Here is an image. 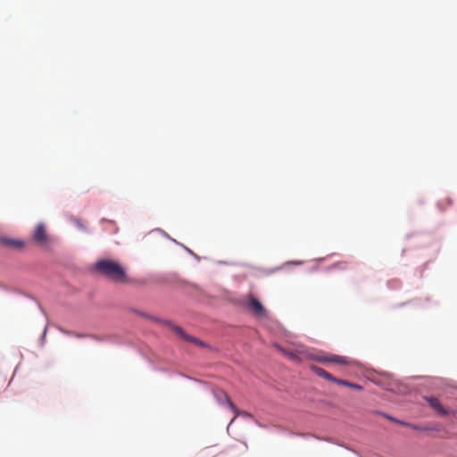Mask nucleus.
I'll return each instance as SVG.
<instances>
[{
	"label": "nucleus",
	"instance_id": "f257e3e1",
	"mask_svg": "<svg viewBox=\"0 0 457 457\" xmlns=\"http://www.w3.org/2000/svg\"><path fill=\"white\" fill-rule=\"evenodd\" d=\"M96 271L101 276L118 284H127L129 279L125 269L117 262L109 259L99 260L95 263Z\"/></svg>",
	"mask_w": 457,
	"mask_h": 457
},
{
	"label": "nucleus",
	"instance_id": "f03ea898",
	"mask_svg": "<svg viewBox=\"0 0 457 457\" xmlns=\"http://www.w3.org/2000/svg\"><path fill=\"white\" fill-rule=\"evenodd\" d=\"M162 322L169 327L176 335H178L181 339L189 342L191 344H194L200 347H206L207 345L200 340L199 338H196L193 336L188 335L181 327L174 325L170 320H162Z\"/></svg>",
	"mask_w": 457,
	"mask_h": 457
},
{
	"label": "nucleus",
	"instance_id": "7ed1b4c3",
	"mask_svg": "<svg viewBox=\"0 0 457 457\" xmlns=\"http://www.w3.org/2000/svg\"><path fill=\"white\" fill-rule=\"evenodd\" d=\"M324 361L341 364L351 370L364 369L360 362L340 355H331L329 357H326L324 358Z\"/></svg>",
	"mask_w": 457,
	"mask_h": 457
},
{
	"label": "nucleus",
	"instance_id": "20e7f679",
	"mask_svg": "<svg viewBox=\"0 0 457 457\" xmlns=\"http://www.w3.org/2000/svg\"><path fill=\"white\" fill-rule=\"evenodd\" d=\"M33 240L40 245H45L48 243L49 236L44 224L39 223L37 225L33 234Z\"/></svg>",
	"mask_w": 457,
	"mask_h": 457
},
{
	"label": "nucleus",
	"instance_id": "39448f33",
	"mask_svg": "<svg viewBox=\"0 0 457 457\" xmlns=\"http://www.w3.org/2000/svg\"><path fill=\"white\" fill-rule=\"evenodd\" d=\"M214 396L220 403H227L228 407L232 410V411L235 413V418L238 416L239 410L236 407V405L232 403L229 396L225 393L224 391L220 389H215L213 391Z\"/></svg>",
	"mask_w": 457,
	"mask_h": 457
},
{
	"label": "nucleus",
	"instance_id": "423d86ee",
	"mask_svg": "<svg viewBox=\"0 0 457 457\" xmlns=\"http://www.w3.org/2000/svg\"><path fill=\"white\" fill-rule=\"evenodd\" d=\"M275 347L288 356L290 360L300 361L302 356L304 355L305 351L302 345H298L295 350L284 349L281 346L275 345Z\"/></svg>",
	"mask_w": 457,
	"mask_h": 457
},
{
	"label": "nucleus",
	"instance_id": "0eeeda50",
	"mask_svg": "<svg viewBox=\"0 0 457 457\" xmlns=\"http://www.w3.org/2000/svg\"><path fill=\"white\" fill-rule=\"evenodd\" d=\"M248 308L257 316H264L265 309L262 304L253 295H249Z\"/></svg>",
	"mask_w": 457,
	"mask_h": 457
},
{
	"label": "nucleus",
	"instance_id": "6e6552de",
	"mask_svg": "<svg viewBox=\"0 0 457 457\" xmlns=\"http://www.w3.org/2000/svg\"><path fill=\"white\" fill-rule=\"evenodd\" d=\"M426 401L429 404V406L435 410L437 413L440 415H447L448 411H446L442 404L440 403L439 400L436 397H425Z\"/></svg>",
	"mask_w": 457,
	"mask_h": 457
},
{
	"label": "nucleus",
	"instance_id": "1a4fd4ad",
	"mask_svg": "<svg viewBox=\"0 0 457 457\" xmlns=\"http://www.w3.org/2000/svg\"><path fill=\"white\" fill-rule=\"evenodd\" d=\"M320 376H322L323 378H325L326 379L328 380H333L335 381L336 383L339 384V385H345V386H347L351 388H354V389H358V390H361L363 388L362 386L361 385H358V384H354V383H350V382H347L345 380H340V379H336L332 377V375L330 373H328V372H325V373H319Z\"/></svg>",
	"mask_w": 457,
	"mask_h": 457
},
{
	"label": "nucleus",
	"instance_id": "9d476101",
	"mask_svg": "<svg viewBox=\"0 0 457 457\" xmlns=\"http://www.w3.org/2000/svg\"><path fill=\"white\" fill-rule=\"evenodd\" d=\"M132 312H133L134 313H136V314L139 315V316H142V317L145 318V319H149V320H153V321H154V322H156V323H159V324H162V325L166 326V325L162 322V320H162V319H159V318L154 317V316H151V315H149V314H147V313H145V312H140V311H137V310H133Z\"/></svg>",
	"mask_w": 457,
	"mask_h": 457
},
{
	"label": "nucleus",
	"instance_id": "9b49d317",
	"mask_svg": "<svg viewBox=\"0 0 457 457\" xmlns=\"http://www.w3.org/2000/svg\"><path fill=\"white\" fill-rule=\"evenodd\" d=\"M132 312H133L134 313H136V314L139 315V316H142V317L145 318V319H149V320H153V321H154V322H156V323H159V324H162V325L166 326V325L162 322V320H162V319H159V318L154 317V316H151V315H149V314H147V313H145V312H140V311H137V310H133Z\"/></svg>",
	"mask_w": 457,
	"mask_h": 457
},
{
	"label": "nucleus",
	"instance_id": "f8f14e48",
	"mask_svg": "<svg viewBox=\"0 0 457 457\" xmlns=\"http://www.w3.org/2000/svg\"><path fill=\"white\" fill-rule=\"evenodd\" d=\"M384 416L388 419L389 420L396 423V424H399V425H402V426H409V423L408 422H405V421H403V420H397L392 416H389V415H386V414H384Z\"/></svg>",
	"mask_w": 457,
	"mask_h": 457
},
{
	"label": "nucleus",
	"instance_id": "ddd939ff",
	"mask_svg": "<svg viewBox=\"0 0 457 457\" xmlns=\"http://www.w3.org/2000/svg\"><path fill=\"white\" fill-rule=\"evenodd\" d=\"M6 243L9 245H12L15 248H20V247L23 246V243L21 241H18V240H7Z\"/></svg>",
	"mask_w": 457,
	"mask_h": 457
},
{
	"label": "nucleus",
	"instance_id": "4468645a",
	"mask_svg": "<svg viewBox=\"0 0 457 457\" xmlns=\"http://www.w3.org/2000/svg\"><path fill=\"white\" fill-rule=\"evenodd\" d=\"M408 427H409V428H412V429H414V430H419V431L425 430V428H420V427H419V426H417V425H414V424H411V423H409V426H408Z\"/></svg>",
	"mask_w": 457,
	"mask_h": 457
},
{
	"label": "nucleus",
	"instance_id": "2eb2a0df",
	"mask_svg": "<svg viewBox=\"0 0 457 457\" xmlns=\"http://www.w3.org/2000/svg\"><path fill=\"white\" fill-rule=\"evenodd\" d=\"M313 371H317V372H320V371H323L321 369H316L314 370Z\"/></svg>",
	"mask_w": 457,
	"mask_h": 457
}]
</instances>
